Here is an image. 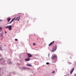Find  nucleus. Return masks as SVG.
Segmentation results:
<instances>
[{
  "mask_svg": "<svg viewBox=\"0 0 76 76\" xmlns=\"http://www.w3.org/2000/svg\"><path fill=\"white\" fill-rule=\"evenodd\" d=\"M6 28H8L10 31L12 30V26H8L5 27Z\"/></svg>",
  "mask_w": 76,
  "mask_h": 76,
  "instance_id": "obj_1",
  "label": "nucleus"
},
{
  "mask_svg": "<svg viewBox=\"0 0 76 76\" xmlns=\"http://www.w3.org/2000/svg\"><path fill=\"white\" fill-rule=\"evenodd\" d=\"M57 50V46H55L53 48L52 52H54L55 51H56Z\"/></svg>",
  "mask_w": 76,
  "mask_h": 76,
  "instance_id": "obj_2",
  "label": "nucleus"
},
{
  "mask_svg": "<svg viewBox=\"0 0 76 76\" xmlns=\"http://www.w3.org/2000/svg\"><path fill=\"white\" fill-rule=\"evenodd\" d=\"M51 58L53 60H54V59H56V58H57V56H53L52 57H51Z\"/></svg>",
  "mask_w": 76,
  "mask_h": 76,
  "instance_id": "obj_3",
  "label": "nucleus"
},
{
  "mask_svg": "<svg viewBox=\"0 0 76 76\" xmlns=\"http://www.w3.org/2000/svg\"><path fill=\"white\" fill-rule=\"evenodd\" d=\"M54 43V41H53V42H51L50 43L49 45V46L50 47V46H51L52 45H53Z\"/></svg>",
  "mask_w": 76,
  "mask_h": 76,
  "instance_id": "obj_4",
  "label": "nucleus"
},
{
  "mask_svg": "<svg viewBox=\"0 0 76 76\" xmlns=\"http://www.w3.org/2000/svg\"><path fill=\"white\" fill-rule=\"evenodd\" d=\"M27 55L28 57V58H30V57H31L32 56L31 54L30 53H28L27 54Z\"/></svg>",
  "mask_w": 76,
  "mask_h": 76,
  "instance_id": "obj_5",
  "label": "nucleus"
},
{
  "mask_svg": "<svg viewBox=\"0 0 76 76\" xmlns=\"http://www.w3.org/2000/svg\"><path fill=\"white\" fill-rule=\"evenodd\" d=\"M16 18H13L12 20L9 23L10 24V23H12V22H13L14 20H15V19Z\"/></svg>",
  "mask_w": 76,
  "mask_h": 76,
  "instance_id": "obj_6",
  "label": "nucleus"
},
{
  "mask_svg": "<svg viewBox=\"0 0 76 76\" xmlns=\"http://www.w3.org/2000/svg\"><path fill=\"white\" fill-rule=\"evenodd\" d=\"M25 61H29V60H30V59L29 58H28L25 59Z\"/></svg>",
  "mask_w": 76,
  "mask_h": 76,
  "instance_id": "obj_7",
  "label": "nucleus"
},
{
  "mask_svg": "<svg viewBox=\"0 0 76 76\" xmlns=\"http://www.w3.org/2000/svg\"><path fill=\"white\" fill-rule=\"evenodd\" d=\"M19 19H20V18L19 17H18L16 18L15 20H17L18 21V20H19Z\"/></svg>",
  "mask_w": 76,
  "mask_h": 76,
  "instance_id": "obj_8",
  "label": "nucleus"
},
{
  "mask_svg": "<svg viewBox=\"0 0 76 76\" xmlns=\"http://www.w3.org/2000/svg\"><path fill=\"white\" fill-rule=\"evenodd\" d=\"M26 66H32V65H31V64H26Z\"/></svg>",
  "mask_w": 76,
  "mask_h": 76,
  "instance_id": "obj_9",
  "label": "nucleus"
},
{
  "mask_svg": "<svg viewBox=\"0 0 76 76\" xmlns=\"http://www.w3.org/2000/svg\"><path fill=\"white\" fill-rule=\"evenodd\" d=\"M8 22H9L10 20H11V19L10 18H9L7 19Z\"/></svg>",
  "mask_w": 76,
  "mask_h": 76,
  "instance_id": "obj_10",
  "label": "nucleus"
},
{
  "mask_svg": "<svg viewBox=\"0 0 76 76\" xmlns=\"http://www.w3.org/2000/svg\"><path fill=\"white\" fill-rule=\"evenodd\" d=\"M74 70H75V68H73L72 69L71 71L73 72V71H74Z\"/></svg>",
  "mask_w": 76,
  "mask_h": 76,
  "instance_id": "obj_11",
  "label": "nucleus"
},
{
  "mask_svg": "<svg viewBox=\"0 0 76 76\" xmlns=\"http://www.w3.org/2000/svg\"><path fill=\"white\" fill-rule=\"evenodd\" d=\"M73 72L72 71H71V72H70V74H72V73H73Z\"/></svg>",
  "mask_w": 76,
  "mask_h": 76,
  "instance_id": "obj_12",
  "label": "nucleus"
},
{
  "mask_svg": "<svg viewBox=\"0 0 76 76\" xmlns=\"http://www.w3.org/2000/svg\"><path fill=\"white\" fill-rule=\"evenodd\" d=\"M0 37H2V33H0Z\"/></svg>",
  "mask_w": 76,
  "mask_h": 76,
  "instance_id": "obj_13",
  "label": "nucleus"
},
{
  "mask_svg": "<svg viewBox=\"0 0 76 76\" xmlns=\"http://www.w3.org/2000/svg\"><path fill=\"white\" fill-rule=\"evenodd\" d=\"M33 45H35V43H33Z\"/></svg>",
  "mask_w": 76,
  "mask_h": 76,
  "instance_id": "obj_14",
  "label": "nucleus"
},
{
  "mask_svg": "<svg viewBox=\"0 0 76 76\" xmlns=\"http://www.w3.org/2000/svg\"><path fill=\"white\" fill-rule=\"evenodd\" d=\"M15 41H18V39H15Z\"/></svg>",
  "mask_w": 76,
  "mask_h": 76,
  "instance_id": "obj_15",
  "label": "nucleus"
},
{
  "mask_svg": "<svg viewBox=\"0 0 76 76\" xmlns=\"http://www.w3.org/2000/svg\"><path fill=\"white\" fill-rule=\"evenodd\" d=\"M0 50H3V49H2L0 47Z\"/></svg>",
  "mask_w": 76,
  "mask_h": 76,
  "instance_id": "obj_16",
  "label": "nucleus"
},
{
  "mask_svg": "<svg viewBox=\"0 0 76 76\" xmlns=\"http://www.w3.org/2000/svg\"><path fill=\"white\" fill-rule=\"evenodd\" d=\"M46 64H49V63L48 62L46 63Z\"/></svg>",
  "mask_w": 76,
  "mask_h": 76,
  "instance_id": "obj_17",
  "label": "nucleus"
},
{
  "mask_svg": "<svg viewBox=\"0 0 76 76\" xmlns=\"http://www.w3.org/2000/svg\"><path fill=\"white\" fill-rule=\"evenodd\" d=\"M55 72H54V71H53L52 72L53 74H54V73H55Z\"/></svg>",
  "mask_w": 76,
  "mask_h": 76,
  "instance_id": "obj_18",
  "label": "nucleus"
},
{
  "mask_svg": "<svg viewBox=\"0 0 76 76\" xmlns=\"http://www.w3.org/2000/svg\"><path fill=\"white\" fill-rule=\"evenodd\" d=\"M1 21H2V20L1 19H0V22H1Z\"/></svg>",
  "mask_w": 76,
  "mask_h": 76,
  "instance_id": "obj_19",
  "label": "nucleus"
},
{
  "mask_svg": "<svg viewBox=\"0 0 76 76\" xmlns=\"http://www.w3.org/2000/svg\"><path fill=\"white\" fill-rule=\"evenodd\" d=\"M74 75H75V76H76V74H75Z\"/></svg>",
  "mask_w": 76,
  "mask_h": 76,
  "instance_id": "obj_20",
  "label": "nucleus"
},
{
  "mask_svg": "<svg viewBox=\"0 0 76 76\" xmlns=\"http://www.w3.org/2000/svg\"><path fill=\"white\" fill-rule=\"evenodd\" d=\"M1 60H2L1 59H0V61H1Z\"/></svg>",
  "mask_w": 76,
  "mask_h": 76,
  "instance_id": "obj_21",
  "label": "nucleus"
},
{
  "mask_svg": "<svg viewBox=\"0 0 76 76\" xmlns=\"http://www.w3.org/2000/svg\"><path fill=\"white\" fill-rule=\"evenodd\" d=\"M69 64H72V63H70V62H69Z\"/></svg>",
  "mask_w": 76,
  "mask_h": 76,
  "instance_id": "obj_22",
  "label": "nucleus"
},
{
  "mask_svg": "<svg viewBox=\"0 0 76 76\" xmlns=\"http://www.w3.org/2000/svg\"><path fill=\"white\" fill-rule=\"evenodd\" d=\"M5 34H6V31L5 32Z\"/></svg>",
  "mask_w": 76,
  "mask_h": 76,
  "instance_id": "obj_23",
  "label": "nucleus"
}]
</instances>
